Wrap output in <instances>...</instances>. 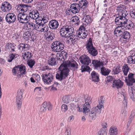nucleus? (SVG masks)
<instances>
[{
  "instance_id": "49",
  "label": "nucleus",
  "mask_w": 135,
  "mask_h": 135,
  "mask_svg": "<svg viewBox=\"0 0 135 135\" xmlns=\"http://www.w3.org/2000/svg\"><path fill=\"white\" fill-rule=\"evenodd\" d=\"M127 62L130 64L135 63V56H134L132 58L131 57H128L127 60Z\"/></svg>"
},
{
  "instance_id": "63",
  "label": "nucleus",
  "mask_w": 135,
  "mask_h": 135,
  "mask_svg": "<svg viewBox=\"0 0 135 135\" xmlns=\"http://www.w3.org/2000/svg\"><path fill=\"white\" fill-rule=\"evenodd\" d=\"M102 126L103 128H106L107 127L108 125L105 122H103L102 123Z\"/></svg>"
},
{
  "instance_id": "56",
  "label": "nucleus",
  "mask_w": 135,
  "mask_h": 135,
  "mask_svg": "<svg viewBox=\"0 0 135 135\" xmlns=\"http://www.w3.org/2000/svg\"><path fill=\"white\" fill-rule=\"evenodd\" d=\"M73 35L68 37L70 38L69 40H70L72 44H74L75 42L76 41L77 39H76L75 38H74L73 37Z\"/></svg>"
},
{
  "instance_id": "45",
  "label": "nucleus",
  "mask_w": 135,
  "mask_h": 135,
  "mask_svg": "<svg viewBox=\"0 0 135 135\" xmlns=\"http://www.w3.org/2000/svg\"><path fill=\"white\" fill-rule=\"evenodd\" d=\"M120 68V65H118L116 68L113 69L112 72L114 74H117L121 71V69Z\"/></svg>"
},
{
  "instance_id": "51",
  "label": "nucleus",
  "mask_w": 135,
  "mask_h": 135,
  "mask_svg": "<svg viewBox=\"0 0 135 135\" xmlns=\"http://www.w3.org/2000/svg\"><path fill=\"white\" fill-rule=\"evenodd\" d=\"M103 16L100 20V21H101L102 20L105 21V20H107L109 18V15L107 13L105 12L104 13H103Z\"/></svg>"
},
{
  "instance_id": "52",
  "label": "nucleus",
  "mask_w": 135,
  "mask_h": 135,
  "mask_svg": "<svg viewBox=\"0 0 135 135\" xmlns=\"http://www.w3.org/2000/svg\"><path fill=\"white\" fill-rule=\"evenodd\" d=\"M9 56V57L8 59V61L9 62H11L13 59H16L17 57V56L16 57L15 55L13 53L10 55Z\"/></svg>"
},
{
  "instance_id": "48",
  "label": "nucleus",
  "mask_w": 135,
  "mask_h": 135,
  "mask_svg": "<svg viewBox=\"0 0 135 135\" xmlns=\"http://www.w3.org/2000/svg\"><path fill=\"white\" fill-rule=\"evenodd\" d=\"M28 60L27 61V64L31 68H32L35 64V61L34 60L32 59Z\"/></svg>"
},
{
  "instance_id": "15",
  "label": "nucleus",
  "mask_w": 135,
  "mask_h": 135,
  "mask_svg": "<svg viewBox=\"0 0 135 135\" xmlns=\"http://www.w3.org/2000/svg\"><path fill=\"white\" fill-rule=\"evenodd\" d=\"M36 25L35 27V30L39 31L44 32H47L48 29V28L46 25H45L41 22L39 23L36 22Z\"/></svg>"
},
{
  "instance_id": "35",
  "label": "nucleus",
  "mask_w": 135,
  "mask_h": 135,
  "mask_svg": "<svg viewBox=\"0 0 135 135\" xmlns=\"http://www.w3.org/2000/svg\"><path fill=\"white\" fill-rule=\"evenodd\" d=\"M54 34L50 31L47 32L45 34V36L46 40L49 41H50L54 39Z\"/></svg>"
},
{
  "instance_id": "16",
  "label": "nucleus",
  "mask_w": 135,
  "mask_h": 135,
  "mask_svg": "<svg viewBox=\"0 0 135 135\" xmlns=\"http://www.w3.org/2000/svg\"><path fill=\"white\" fill-rule=\"evenodd\" d=\"M26 31H25L23 34V37L26 40H29L30 38L32 41H34L36 39V36L34 34H33L32 32L28 31L26 29Z\"/></svg>"
},
{
  "instance_id": "39",
  "label": "nucleus",
  "mask_w": 135,
  "mask_h": 135,
  "mask_svg": "<svg viewBox=\"0 0 135 135\" xmlns=\"http://www.w3.org/2000/svg\"><path fill=\"white\" fill-rule=\"evenodd\" d=\"M129 69V68L128 65L125 64L123 66L122 71L124 74L125 76H127Z\"/></svg>"
},
{
  "instance_id": "40",
  "label": "nucleus",
  "mask_w": 135,
  "mask_h": 135,
  "mask_svg": "<svg viewBox=\"0 0 135 135\" xmlns=\"http://www.w3.org/2000/svg\"><path fill=\"white\" fill-rule=\"evenodd\" d=\"M22 56L23 59L26 60L31 58L32 56L31 55V53L28 51L25 52L24 54Z\"/></svg>"
},
{
  "instance_id": "32",
  "label": "nucleus",
  "mask_w": 135,
  "mask_h": 135,
  "mask_svg": "<svg viewBox=\"0 0 135 135\" xmlns=\"http://www.w3.org/2000/svg\"><path fill=\"white\" fill-rule=\"evenodd\" d=\"M47 103L45 102L41 105L39 110V113L42 114L44 113L47 110Z\"/></svg>"
},
{
  "instance_id": "31",
  "label": "nucleus",
  "mask_w": 135,
  "mask_h": 135,
  "mask_svg": "<svg viewBox=\"0 0 135 135\" xmlns=\"http://www.w3.org/2000/svg\"><path fill=\"white\" fill-rule=\"evenodd\" d=\"M88 2L87 0H81L78 4L81 8V10L83 11L84 9L88 6Z\"/></svg>"
},
{
  "instance_id": "10",
  "label": "nucleus",
  "mask_w": 135,
  "mask_h": 135,
  "mask_svg": "<svg viewBox=\"0 0 135 135\" xmlns=\"http://www.w3.org/2000/svg\"><path fill=\"white\" fill-rule=\"evenodd\" d=\"M23 92L21 90H18L16 97V104L17 108L19 110L22 106L23 99Z\"/></svg>"
},
{
  "instance_id": "60",
  "label": "nucleus",
  "mask_w": 135,
  "mask_h": 135,
  "mask_svg": "<svg viewBox=\"0 0 135 135\" xmlns=\"http://www.w3.org/2000/svg\"><path fill=\"white\" fill-rule=\"evenodd\" d=\"M134 116H135V109H133L132 111L131 115L129 117V118L131 119V118H133Z\"/></svg>"
},
{
  "instance_id": "23",
  "label": "nucleus",
  "mask_w": 135,
  "mask_h": 135,
  "mask_svg": "<svg viewBox=\"0 0 135 135\" xmlns=\"http://www.w3.org/2000/svg\"><path fill=\"white\" fill-rule=\"evenodd\" d=\"M123 84V82L120 79L115 80L113 81L112 87L118 89L122 87Z\"/></svg>"
},
{
  "instance_id": "26",
  "label": "nucleus",
  "mask_w": 135,
  "mask_h": 135,
  "mask_svg": "<svg viewBox=\"0 0 135 135\" xmlns=\"http://www.w3.org/2000/svg\"><path fill=\"white\" fill-rule=\"evenodd\" d=\"M57 60H60L57 59L56 54L53 55L52 56L50 57L48 61V63L49 65L51 66L55 65L57 64Z\"/></svg>"
},
{
  "instance_id": "27",
  "label": "nucleus",
  "mask_w": 135,
  "mask_h": 135,
  "mask_svg": "<svg viewBox=\"0 0 135 135\" xmlns=\"http://www.w3.org/2000/svg\"><path fill=\"white\" fill-rule=\"evenodd\" d=\"M92 64L96 69L101 68L103 66L104 64L103 62L98 60H93L92 61Z\"/></svg>"
},
{
  "instance_id": "54",
  "label": "nucleus",
  "mask_w": 135,
  "mask_h": 135,
  "mask_svg": "<svg viewBox=\"0 0 135 135\" xmlns=\"http://www.w3.org/2000/svg\"><path fill=\"white\" fill-rule=\"evenodd\" d=\"M98 134L99 135H106L107 132L105 130L103 129H100L98 132Z\"/></svg>"
},
{
  "instance_id": "38",
  "label": "nucleus",
  "mask_w": 135,
  "mask_h": 135,
  "mask_svg": "<svg viewBox=\"0 0 135 135\" xmlns=\"http://www.w3.org/2000/svg\"><path fill=\"white\" fill-rule=\"evenodd\" d=\"M26 23V27L28 28L27 29L28 30H30V31H31L34 29L35 30V27H36V23L35 24L32 22H27Z\"/></svg>"
},
{
  "instance_id": "2",
  "label": "nucleus",
  "mask_w": 135,
  "mask_h": 135,
  "mask_svg": "<svg viewBox=\"0 0 135 135\" xmlns=\"http://www.w3.org/2000/svg\"><path fill=\"white\" fill-rule=\"evenodd\" d=\"M127 15H122L120 13L118 14L115 19V23L119 26L124 27L126 29L129 30L133 27V24L131 21L130 22H127L128 19L126 17Z\"/></svg>"
},
{
  "instance_id": "17",
  "label": "nucleus",
  "mask_w": 135,
  "mask_h": 135,
  "mask_svg": "<svg viewBox=\"0 0 135 135\" xmlns=\"http://www.w3.org/2000/svg\"><path fill=\"white\" fill-rule=\"evenodd\" d=\"M81 63L85 65H89L91 64V61L89 57L86 55H82L79 58Z\"/></svg>"
},
{
  "instance_id": "18",
  "label": "nucleus",
  "mask_w": 135,
  "mask_h": 135,
  "mask_svg": "<svg viewBox=\"0 0 135 135\" xmlns=\"http://www.w3.org/2000/svg\"><path fill=\"white\" fill-rule=\"evenodd\" d=\"M28 7L27 5L21 4L16 6V8L20 13H23L27 11Z\"/></svg>"
},
{
  "instance_id": "55",
  "label": "nucleus",
  "mask_w": 135,
  "mask_h": 135,
  "mask_svg": "<svg viewBox=\"0 0 135 135\" xmlns=\"http://www.w3.org/2000/svg\"><path fill=\"white\" fill-rule=\"evenodd\" d=\"M67 106L65 104H62L61 107V110L63 112H66L68 110Z\"/></svg>"
},
{
  "instance_id": "7",
  "label": "nucleus",
  "mask_w": 135,
  "mask_h": 135,
  "mask_svg": "<svg viewBox=\"0 0 135 135\" xmlns=\"http://www.w3.org/2000/svg\"><path fill=\"white\" fill-rule=\"evenodd\" d=\"M52 51L55 52L60 53L64 49V44L59 41H55L52 44Z\"/></svg>"
},
{
  "instance_id": "43",
  "label": "nucleus",
  "mask_w": 135,
  "mask_h": 135,
  "mask_svg": "<svg viewBox=\"0 0 135 135\" xmlns=\"http://www.w3.org/2000/svg\"><path fill=\"white\" fill-rule=\"evenodd\" d=\"M71 21L74 22L75 25H79L80 22L79 18L77 16H75L73 17L71 19Z\"/></svg>"
},
{
  "instance_id": "14",
  "label": "nucleus",
  "mask_w": 135,
  "mask_h": 135,
  "mask_svg": "<svg viewBox=\"0 0 135 135\" xmlns=\"http://www.w3.org/2000/svg\"><path fill=\"white\" fill-rule=\"evenodd\" d=\"M5 18L6 22L10 24L13 23L15 21L16 16L14 13L9 12L6 15Z\"/></svg>"
},
{
  "instance_id": "42",
  "label": "nucleus",
  "mask_w": 135,
  "mask_h": 135,
  "mask_svg": "<svg viewBox=\"0 0 135 135\" xmlns=\"http://www.w3.org/2000/svg\"><path fill=\"white\" fill-rule=\"evenodd\" d=\"M88 51L89 54L93 56H96L98 54V52L95 47L89 50Z\"/></svg>"
},
{
  "instance_id": "58",
  "label": "nucleus",
  "mask_w": 135,
  "mask_h": 135,
  "mask_svg": "<svg viewBox=\"0 0 135 135\" xmlns=\"http://www.w3.org/2000/svg\"><path fill=\"white\" fill-rule=\"evenodd\" d=\"M130 16L132 18L135 19V9L130 12Z\"/></svg>"
},
{
  "instance_id": "24",
  "label": "nucleus",
  "mask_w": 135,
  "mask_h": 135,
  "mask_svg": "<svg viewBox=\"0 0 135 135\" xmlns=\"http://www.w3.org/2000/svg\"><path fill=\"white\" fill-rule=\"evenodd\" d=\"M120 37L121 40L127 41L128 40L130 37V33L124 30Z\"/></svg>"
},
{
  "instance_id": "50",
  "label": "nucleus",
  "mask_w": 135,
  "mask_h": 135,
  "mask_svg": "<svg viewBox=\"0 0 135 135\" xmlns=\"http://www.w3.org/2000/svg\"><path fill=\"white\" fill-rule=\"evenodd\" d=\"M90 68L87 66H85L84 65H83L81 66V70L82 72L85 71H89L90 70Z\"/></svg>"
},
{
  "instance_id": "13",
  "label": "nucleus",
  "mask_w": 135,
  "mask_h": 135,
  "mask_svg": "<svg viewBox=\"0 0 135 135\" xmlns=\"http://www.w3.org/2000/svg\"><path fill=\"white\" fill-rule=\"evenodd\" d=\"M11 8V5L8 2L5 1L2 3L1 6V9L2 13H8Z\"/></svg>"
},
{
  "instance_id": "34",
  "label": "nucleus",
  "mask_w": 135,
  "mask_h": 135,
  "mask_svg": "<svg viewBox=\"0 0 135 135\" xmlns=\"http://www.w3.org/2000/svg\"><path fill=\"white\" fill-rule=\"evenodd\" d=\"M18 48L21 51H25L29 49V46L27 44H20L18 46Z\"/></svg>"
},
{
  "instance_id": "53",
  "label": "nucleus",
  "mask_w": 135,
  "mask_h": 135,
  "mask_svg": "<svg viewBox=\"0 0 135 135\" xmlns=\"http://www.w3.org/2000/svg\"><path fill=\"white\" fill-rule=\"evenodd\" d=\"M65 135H71V129L69 127L65 128Z\"/></svg>"
},
{
  "instance_id": "20",
  "label": "nucleus",
  "mask_w": 135,
  "mask_h": 135,
  "mask_svg": "<svg viewBox=\"0 0 135 135\" xmlns=\"http://www.w3.org/2000/svg\"><path fill=\"white\" fill-rule=\"evenodd\" d=\"M81 8L80 5L77 3H74L71 4L70 6V9L72 12L74 13H78Z\"/></svg>"
},
{
  "instance_id": "44",
  "label": "nucleus",
  "mask_w": 135,
  "mask_h": 135,
  "mask_svg": "<svg viewBox=\"0 0 135 135\" xmlns=\"http://www.w3.org/2000/svg\"><path fill=\"white\" fill-rule=\"evenodd\" d=\"M41 19V21H43L44 23H46L48 21L49 18L48 16L46 14H43L40 17Z\"/></svg>"
},
{
  "instance_id": "41",
  "label": "nucleus",
  "mask_w": 135,
  "mask_h": 135,
  "mask_svg": "<svg viewBox=\"0 0 135 135\" xmlns=\"http://www.w3.org/2000/svg\"><path fill=\"white\" fill-rule=\"evenodd\" d=\"M109 132L110 135H116L117 133V128L115 127L112 126L109 129Z\"/></svg>"
},
{
  "instance_id": "4",
  "label": "nucleus",
  "mask_w": 135,
  "mask_h": 135,
  "mask_svg": "<svg viewBox=\"0 0 135 135\" xmlns=\"http://www.w3.org/2000/svg\"><path fill=\"white\" fill-rule=\"evenodd\" d=\"M59 70L57 71L56 75V79L61 81L65 79L69 75V70L65 67L62 66L61 64L59 68Z\"/></svg>"
},
{
  "instance_id": "12",
  "label": "nucleus",
  "mask_w": 135,
  "mask_h": 135,
  "mask_svg": "<svg viewBox=\"0 0 135 135\" xmlns=\"http://www.w3.org/2000/svg\"><path fill=\"white\" fill-rule=\"evenodd\" d=\"M18 19L20 22L23 24L26 23L30 21L28 15L24 13H19L18 15Z\"/></svg>"
},
{
  "instance_id": "62",
  "label": "nucleus",
  "mask_w": 135,
  "mask_h": 135,
  "mask_svg": "<svg viewBox=\"0 0 135 135\" xmlns=\"http://www.w3.org/2000/svg\"><path fill=\"white\" fill-rule=\"evenodd\" d=\"M23 2L25 3H30L33 1V0H22Z\"/></svg>"
},
{
  "instance_id": "28",
  "label": "nucleus",
  "mask_w": 135,
  "mask_h": 135,
  "mask_svg": "<svg viewBox=\"0 0 135 135\" xmlns=\"http://www.w3.org/2000/svg\"><path fill=\"white\" fill-rule=\"evenodd\" d=\"M129 95L133 102H135V90L133 87L130 86L128 88Z\"/></svg>"
},
{
  "instance_id": "30",
  "label": "nucleus",
  "mask_w": 135,
  "mask_h": 135,
  "mask_svg": "<svg viewBox=\"0 0 135 135\" xmlns=\"http://www.w3.org/2000/svg\"><path fill=\"white\" fill-rule=\"evenodd\" d=\"M16 46L15 44L9 42L6 44L5 47L6 49H8L9 51L12 52L15 51Z\"/></svg>"
},
{
  "instance_id": "64",
  "label": "nucleus",
  "mask_w": 135,
  "mask_h": 135,
  "mask_svg": "<svg viewBox=\"0 0 135 135\" xmlns=\"http://www.w3.org/2000/svg\"><path fill=\"white\" fill-rule=\"evenodd\" d=\"M131 0H125L123 1L124 3L125 4H128L131 2Z\"/></svg>"
},
{
  "instance_id": "3",
  "label": "nucleus",
  "mask_w": 135,
  "mask_h": 135,
  "mask_svg": "<svg viewBox=\"0 0 135 135\" xmlns=\"http://www.w3.org/2000/svg\"><path fill=\"white\" fill-rule=\"evenodd\" d=\"M85 104L81 105L80 103L78 102L77 104V110L79 112H83L86 114L87 113L90 112V104L91 103V98L88 95H86L84 97Z\"/></svg>"
},
{
  "instance_id": "11",
  "label": "nucleus",
  "mask_w": 135,
  "mask_h": 135,
  "mask_svg": "<svg viewBox=\"0 0 135 135\" xmlns=\"http://www.w3.org/2000/svg\"><path fill=\"white\" fill-rule=\"evenodd\" d=\"M41 76L43 81L45 84H49L53 80L54 76L51 73L42 74Z\"/></svg>"
},
{
  "instance_id": "9",
  "label": "nucleus",
  "mask_w": 135,
  "mask_h": 135,
  "mask_svg": "<svg viewBox=\"0 0 135 135\" xmlns=\"http://www.w3.org/2000/svg\"><path fill=\"white\" fill-rule=\"evenodd\" d=\"M12 71L13 75L16 74L19 75L25 74L26 73L25 66L22 65H18L13 68Z\"/></svg>"
},
{
  "instance_id": "59",
  "label": "nucleus",
  "mask_w": 135,
  "mask_h": 135,
  "mask_svg": "<svg viewBox=\"0 0 135 135\" xmlns=\"http://www.w3.org/2000/svg\"><path fill=\"white\" fill-rule=\"evenodd\" d=\"M47 109L49 110H51L52 109V105L50 103H47Z\"/></svg>"
},
{
  "instance_id": "5",
  "label": "nucleus",
  "mask_w": 135,
  "mask_h": 135,
  "mask_svg": "<svg viewBox=\"0 0 135 135\" xmlns=\"http://www.w3.org/2000/svg\"><path fill=\"white\" fill-rule=\"evenodd\" d=\"M74 30L71 26L66 25L62 26L60 29V35L63 37L66 38L73 35Z\"/></svg>"
},
{
  "instance_id": "47",
  "label": "nucleus",
  "mask_w": 135,
  "mask_h": 135,
  "mask_svg": "<svg viewBox=\"0 0 135 135\" xmlns=\"http://www.w3.org/2000/svg\"><path fill=\"white\" fill-rule=\"evenodd\" d=\"M134 74L133 73H129L128 75V77L129 81L132 82H135V79L134 78Z\"/></svg>"
},
{
  "instance_id": "1",
  "label": "nucleus",
  "mask_w": 135,
  "mask_h": 135,
  "mask_svg": "<svg viewBox=\"0 0 135 135\" xmlns=\"http://www.w3.org/2000/svg\"><path fill=\"white\" fill-rule=\"evenodd\" d=\"M105 98L103 96H101L98 99L99 105L90 109L89 114L87 116V119L89 121L94 120L97 117V114H99L101 112V109L103 106Z\"/></svg>"
},
{
  "instance_id": "25",
  "label": "nucleus",
  "mask_w": 135,
  "mask_h": 135,
  "mask_svg": "<svg viewBox=\"0 0 135 135\" xmlns=\"http://www.w3.org/2000/svg\"><path fill=\"white\" fill-rule=\"evenodd\" d=\"M124 27L118 26L115 29L113 33L116 36H120V37L122 32L124 31Z\"/></svg>"
},
{
  "instance_id": "57",
  "label": "nucleus",
  "mask_w": 135,
  "mask_h": 135,
  "mask_svg": "<svg viewBox=\"0 0 135 135\" xmlns=\"http://www.w3.org/2000/svg\"><path fill=\"white\" fill-rule=\"evenodd\" d=\"M68 99V97L67 96L64 97L62 99V101L64 103L67 104L69 102Z\"/></svg>"
},
{
  "instance_id": "21",
  "label": "nucleus",
  "mask_w": 135,
  "mask_h": 135,
  "mask_svg": "<svg viewBox=\"0 0 135 135\" xmlns=\"http://www.w3.org/2000/svg\"><path fill=\"white\" fill-rule=\"evenodd\" d=\"M126 9V7L124 5L120 4L117 7V10L118 12V14L121 13L122 15H127L128 13Z\"/></svg>"
},
{
  "instance_id": "61",
  "label": "nucleus",
  "mask_w": 135,
  "mask_h": 135,
  "mask_svg": "<svg viewBox=\"0 0 135 135\" xmlns=\"http://www.w3.org/2000/svg\"><path fill=\"white\" fill-rule=\"evenodd\" d=\"M74 119V116L73 115H72L70 116L68 119V121L69 122L72 121Z\"/></svg>"
},
{
  "instance_id": "22",
  "label": "nucleus",
  "mask_w": 135,
  "mask_h": 135,
  "mask_svg": "<svg viewBox=\"0 0 135 135\" xmlns=\"http://www.w3.org/2000/svg\"><path fill=\"white\" fill-rule=\"evenodd\" d=\"M59 25L58 22L55 20H52L49 22V27L52 30H55L57 28Z\"/></svg>"
},
{
  "instance_id": "8",
  "label": "nucleus",
  "mask_w": 135,
  "mask_h": 135,
  "mask_svg": "<svg viewBox=\"0 0 135 135\" xmlns=\"http://www.w3.org/2000/svg\"><path fill=\"white\" fill-rule=\"evenodd\" d=\"M86 26V24L84 23L80 26L79 31L77 32L78 37L82 39H84L88 35V32L87 31L85 30Z\"/></svg>"
},
{
  "instance_id": "29",
  "label": "nucleus",
  "mask_w": 135,
  "mask_h": 135,
  "mask_svg": "<svg viewBox=\"0 0 135 135\" xmlns=\"http://www.w3.org/2000/svg\"><path fill=\"white\" fill-rule=\"evenodd\" d=\"M60 52V53H57L56 54L57 59V60H61V58L62 59V57H64V58L67 57L68 54L64 50L62 51H61Z\"/></svg>"
},
{
  "instance_id": "33",
  "label": "nucleus",
  "mask_w": 135,
  "mask_h": 135,
  "mask_svg": "<svg viewBox=\"0 0 135 135\" xmlns=\"http://www.w3.org/2000/svg\"><path fill=\"white\" fill-rule=\"evenodd\" d=\"M91 75L93 81L95 82L98 81L99 80V75L98 73L95 71H93L91 73Z\"/></svg>"
},
{
  "instance_id": "37",
  "label": "nucleus",
  "mask_w": 135,
  "mask_h": 135,
  "mask_svg": "<svg viewBox=\"0 0 135 135\" xmlns=\"http://www.w3.org/2000/svg\"><path fill=\"white\" fill-rule=\"evenodd\" d=\"M85 46L88 51L94 47L93 44L92 39L91 38H90L89 40L87 41Z\"/></svg>"
},
{
  "instance_id": "6",
  "label": "nucleus",
  "mask_w": 135,
  "mask_h": 135,
  "mask_svg": "<svg viewBox=\"0 0 135 135\" xmlns=\"http://www.w3.org/2000/svg\"><path fill=\"white\" fill-rule=\"evenodd\" d=\"M62 64V66H65L67 69H68L74 71L78 68V65L76 62L73 59L71 60H67L65 63Z\"/></svg>"
},
{
  "instance_id": "36",
  "label": "nucleus",
  "mask_w": 135,
  "mask_h": 135,
  "mask_svg": "<svg viewBox=\"0 0 135 135\" xmlns=\"http://www.w3.org/2000/svg\"><path fill=\"white\" fill-rule=\"evenodd\" d=\"M111 71L110 69L107 68L103 67L101 68L100 72L104 76L108 75Z\"/></svg>"
},
{
  "instance_id": "19",
  "label": "nucleus",
  "mask_w": 135,
  "mask_h": 135,
  "mask_svg": "<svg viewBox=\"0 0 135 135\" xmlns=\"http://www.w3.org/2000/svg\"><path fill=\"white\" fill-rule=\"evenodd\" d=\"M28 15L29 18L32 19L36 20L40 17L38 11L36 9L31 10Z\"/></svg>"
},
{
  "instance_id": "46",
  "label": "nucleus",
  "mask_w": 135,
  "mask_h": 135,
  "mask_svg": "<svg viewBox=\"0 0 135 135\" xmlns=\"http://www.w3.org/2000/svg\"><path fill=\"white\" fill-rule=\"evenodd\" d=\"M92 22V19L90 15H86L85 17L84 22H86L87 25L90 23Z\"/></svg>"
}]
</instances>
